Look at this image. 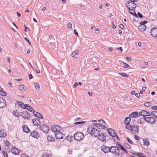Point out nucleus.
I'll return each mask as SVG.
<instances>
[{
	"mask_svg": "<svg viewBox=\"0 0 157 157\" xmlns=\"http://www.w3.org/2000/svg\"><path fill=\"white\" fill-rule=\"evenodd\" d=\"M84 137L83 133L81 132H77L75 133L73 136V137L76 140L80 141L82 140Z\"/></svg>",
	"mask_w": 157,
	"mask_h": 157,
	"instance_id": "20e7f679",
	"label": "nucleus"
},
{
	"mask_svg": "<svg viewBox=\"0 0 157 157\" xmlns=\"http://www.w3.org/2000/svg\"><path fill=\"white\" fill-rule=\"evenodd\" d=\"M22 128L23 131L27 133L30 132L31 131L29 128L26 125H24L22 126Z\"/></svg>",
	"mask_w": 157,
	"mask_h": 157,
	"instance_id": "6ab92c4d",
	"label": "nucleus"
},
{
	"mask_svg": "<svg viewBox=\"0 0 157 157\" xmlns=\"http://www.w3.org/2000/svg\"><path fill=\"white\" fill-rule=\"evenodd\" d=\"M120 149L122 150L123 152L125 153L126 154L128 153V151L123 146H122Z\"/></svg>",
	"mask_w": 157,
	"mask_h": 157,
	"instance_id": "c9c22d12",
	"label": "nucleus"
},
{
	"mask_svg": "<svg viewBox=\"0 0 157 157\" xmlns=\"http://www.w3.org/2000/svg\"><path fill=\"white\" fill-rule=\"evenodd\" d=\"M137 155V156L139 157H147L142 152H138Z\"/></svg>",
	"mask_w": 157,
	"mask_h": 157,
	"instance_id": "e433bc0d",
	"label": "nucleus"
},
{
	"mask_svg": "<svg viewBox=\"0 0 157 157\" xmlns=\"http://www.w3.org/2000/svg\"><path fill=\"white\" fill-rule=\"evenodd\" d=\"M40 129L44 132L47 133L49 130V127L45 124H42L40 127Z\"/></svg>",
	"mask_w": 157,
	"mask_h": 157,
	"instance_id": "0eeeda50",
	"label": "nucleus"
},
{
	"mask_svg": "<svg viewBox=\"0 0 157 157\" xmlns=\"http://www.w3.org/2000/svg\"><path fill=\"white\" fill-rule=\"evenodd\" d=\"M27 110L30 111V112H32L33 113L35 110L30 105H29V108L27 109Z\"/></svg>",
	"mask_w": 157,
	"mask_h": 157,
	"instance_id": "ea45409f",
	"label": "nucleus"
},
{
	"mask_svg": "<svg viewBox=\"0 0 157 157\" xmlns=\"http://www.w3.org/2000/svg\"><path fill=\"white\" fill-rule=\"evenodd\" d=\"M131 118L129 117H127L124 119V122L125 124L126 128L131 131L133 133H136L139 131V127L138 125L132 126L130 124Z\"/></svg>",
	"mask_w": 157,
	"mask_h": 157,
	"instance_id": "f257e3e1",
	"label": "nucleus"
},
{
	"mask_svg": "<svg viewBox=\"0 0 157 157\" xmlns=\"http://www.w3.org/2000/svg\"><path fill=\"white\" fill-rule=\"evenodd\" d=\"M151 109L153 110H157V106H154L151 107Z\"/></svg>",
	"mask_w": 157,
	"mask_h": 157,
	"instance_id": "774afa93",
	"label": "nucleus"
},
{
	"mask_svg": "<svg viewBox=\"0 0 157 157\" xmlns=\"http://www.w3.org/2000/svg\"><path fill=\"white\" fill-rule=\"evenodd\" d=\"M28 75L29 79H31L33 78V77L32 74L28 73Z\"/></svg>",
	"mask_w": 157,
	"mask_h": 157,
	"instance_id": "e2e57ef3",
	"label": "nucleus"
},
{
	"mask_svg": "<svg viewBox=\"0 0 157 157\" xmlns=\"http://www.w3.org/2000/svg\"><path fill=\"white\" fill-rule=\"evenodd\" d=\"M2 154L5 157H9L7 153L5 151H2Z\"/></svg>",
	"mask_w": 157,
	"mask_h": 157,
	"instance_id": "3c124183",
	"label": "nucleus"
},
{
	"mask_svg": "<svg viewBox=\"0 0 157 157\" xmlns=\"http://www.w3.org/2000/svg\"><path fill=\"white\" fill-rule=\"evenodd\" d=\"M17 103L18 104V105L20 106L21 108L23 109V106L24 105V103H23L21 101H17Z\"/></svg>",
	"mask_w": 157,
	"mask_h": 157,
	"instance_id": "72a5a7b5",
	"label": "nucleus"
},
{
	"mask_svg": "<svg viewBox=\"0 0 157 157\" xmlns=\"http://www.w3.org/2000/svg\"><path fill=\"white\" fill-rule=\"evenodd\" d=\"M99 139L103 142H104L106 140V135H105L104 133H101L99 134L98 136Z\"/></svg>",
	"mask_w": 157,
	"mask_h": 157,
	"instance_id": "ddd939ff",
	"label": "nucleus"
},
{
	"mask_svg": "<svg viewBox=\"0 0 157 157\" xmlns=\"http://www.w3.org/2000/svg\"><path fill=\"white\" fill-rule=\"evenodd\" d=\"M114 146H110V147H109V148L108 150V153L109 152H110L111 153H112V148H114Z\"/></svg>",
	"mask_w": 157,
	"mask_h": 157,
	"instance_id": "8fccbe9b",
	"label": "nucleus"
},
{
	"mask_svg": "<svg viewBox=\"0 0 157 157\" xmlns=\"http://www.w3.org/2000/svg\"><path fill=\"white\" fill-rule=\"evenodd\" d=\"M12 148L13 149V151H12V150H11L12 153L15 155H18L19 154L20 150L14 146L12 147Z\"/></svg>",
	"mask_w": 157,
	"mask_h": 157,
	"instance_id": "2eb2a0df",
	"label": "nucleus"
},
{
	"mask_svg": "<svg viewBox=\"0 0 157 157\" xmlns=\"http://www.w3.org/2000/svg\"><path fill=\"white\" fill-rule=\"evenodd\" d=\"M107 130L109 135L112 137L113 135H115L114 133L116 132L112 128H108Z\"/></svg>",
	"mask_w": 157,
	"mask_h": 157,
	"instance_id": "dca6fc26",
	"label": "nucleus"
},
{
	"mask_svg": "<svg viewBox=\"0 0 157 157\" xmlns=\"http://www.w3.org/2000/svg\"><path fill=\"white\" fill-rule=\"evenodd\" d=\"M109 147L106 146L105 145H103L101 147V150L104 152L105 153H108V149Z\"/></svg>",
	"mask_w": 157,
	"mask_h": 157,
	"instance_id": "a211bd4d",
	"label": "nucleus"
},
{
	"mask_svg": "<svg viewBox=\"0 0 157 157\" xmlns=\"http://www.w3.org/2000/svg\"><path fill=\"white\" fill-rule=\"evenodd\" d=\"M6 132L4 130L2 129H0V137L2 138L5 137L6 135Z\"/></svg>",
	"mask_w": 157,
	"mask_h": 157,
	"instance_id": "4be33fe9",
	"label": "nucleus"
},
{
	"mask_svg": "<svg viewBox=\"0 0 157 157\" xmlns=\"http://www.w3.org/2000/svg\"><path fill=\"white\" fill-rule=\"evenodd\" d=\"M151 116L155 118H157V111L151 112Z\"/></svg>",
	"mask_w": 157,
	"mask_h": 157,
	"instance_id": "c85d7f7f",
	"label": "nucleus"
},
{
	"mask_svg": "<svg viewBox=\"0 0 157 157\" xmlns=\"http://www.w3.org/2000/svg\"><path fill=\"white\" fill-rule=\"evenodd\" d=\"M24 119H29L30 117V115H24L22 117Z\"/></svg>",
	"mask_w": 157,
	"mask_h": 157,
	"instance_id": "a19ab883",
	"label": "nucleus"
},
{
	"mask_svg": "<svg viewBox=\"0 0 157 157\" xmlns=\"http://www.w3.org/2000/svg\"><path fill=\"white\" fill-rule=\"evenodd\" d=\"M116 144L117 145H118V147H119V148H120L122 146H123L120 143L118 142H117Z\"/></svg>",
	"mask_w": 157,
	"mask_h": 157,
	"instance_id": "680f3d73",
	"label": "nucleus"
},
{
	"mask_svg": "<svg viewBox=\"0 0 157 157\" xmlns=\"http://www.w3.org/2000/svg\"><path fill=\"white\" fill-rule=\"evenodd\" d=\"M30 136L33 137L37 139L40 136L39 133L35 131H33L30 133Z\"/></svg>",
	"mask_w": 157,
	"mask_h": 157,
	"instance_id": "f8f14e48",
	"label": "nucleus"
},
{
	"mask_svg": "<svg viewBox=\"0 0 157 157\" xmlns=\"http://www.w3.org/2000/svg\"><path fill=\"white\" fill-rule=\"evenodd\" d=\"M146 110H142V116L144 117H145Z\"/></svg>",
	"mask_w": 157,
	"mask_h": 157,
	"instance_id": "0e129e2a",
	"label": "nucleus"
},
{
	"mask_svg": "<svg viewBox=\"0 0 157 157\" xmlns=\"http://www.w3.org/2000/svg\"><path fill=\"white\" fill-rule=\"evenodd\" d=\"M86 123V121H79L77 122H75L74 124H75L77 125V124H82L83 123ZM83 126V125H82V124H81L79 125V127L81 128Z\"/></svg>",
	"mask_w": 157,
	"mask_h": 157,
	"instance_id": "bb28decb",
	"label": "nucleus"
},
{
	"mask_svg": "<svg viewBox=\"0 0 157 157\" xmlns=\"http://www.w3.org/2000/svg\"><path fill=\"white\" fill-rule=\"evenodd\" d=\"M126 140L128 142L131 144H134V142L132 141L128 137H127L126 138Z\"/></svg>",
	"mask_w": 157,
	"mask_h": 157,
	"instance_id": "37998d69",
	"label": "nucleus"
},
{
	"mask_svg": "<svg viewBox=\"0 0 157 157\" xmlns=\"http://www.w3.org/2000/svg\"><path fill=\"white\" fill-rule=\"evenodd\" d=\"M151 115V113H150L149 112H148L146 110L145 117L147 116H150Z\"/></svg>",
	"mask_w": 157,
	"mask_h": 157,
	"instance_id": "603ef678",
	"label": "nucleus"
},
{
	"mask_svg": "<svg viewBox=\"0 0 157 157\" xmlns=\"http://www.w3.org/2000/svg\"><path fill=\"white\" fill-rule=\"evenodd\" d=\"M51 128L53 132H56L61 130V128L58 125H53L51 127Z\"/></svg>",
	"mask_w": 157,
	"mask_h": 157,
	"instance_id": "6e6552de",
	"label": "nucleus"
},
{
	"mask_svg": "<svg viewBox=\"0 0 157 157\" xmlns=\"http://www.w3.org/2000/svg\"><path fill=\"white\" fill-rule=\"evenodd\" d=\"M19 89L22 91H25V86L23 85H21L19 86Z\"/></svg>",
	"mask_w": 157,
	"mask_h": 157,
	"instance_id": "c756f323",
	"label": "nucleus"
},
{
	"mask_svg": "<svg viewBox=\"0 0 157 157\" xmlns=\"http://www.w3.org/2000/svg\"><path fill=\"white\" fill-rule=\"evenodd\" d=\"M34 86L35 88V89L38 90H40V86L38 83H35L34 84Z\"/></svg>",
	"mask_w": 157,
	"mask_h": 157,
	"instance_id": "473e14b6",
	"label": "nucleus"
},
{
	"mask_svg": "<svg viewBox=\"0 0 157 157\" xmlns=\"http://www.w3.org/2000/svg\"><path fill=\"white\" fill-rule=\"evenodd\" d=\"M115 135H113V137H116L117 139L119 141H120V140L119 139V137L117 136V133L116 132H115Z\"/></svg>",
	"mask_w": 157,
	"mask_h": 157,
	"instance_id": "49530a36",
	"label": "nucleus"
},
{
	"mask_svg": "<svg viewBox=\"0 0 157 157\" xmlns=\"http://www.w3.org/2000/svg\"><path fill=\"white\" fill-rule=\"evenodd\" d=\"M125 6L129 10H134L136 7V5L132 1H127L125 3Z\"/></svg>",
	"mask_w": 157,
	"mask_h": 157,
	"instance_id": "7ed1b4c3",
	"label": "nucleus"
},
{
	"mask_svg": "<svg viewBox=\"0 0 157 157\" xmlns=\"http://www.w3.org/2000/svg\"><path fill=\"white\" fill-rule=\"evenodd\" d=\"M143 119L147 123H150V121L148 120V117H144L143 118Z\"/></svg>",
	"mask_w": 157,
	"mask_h": 157,
	"instance_id": "864d4df0",
	"label": "nucleus"
},
{
	"mask_svg": "<svg viewBox=\"0 0 157 157\" xmlns=\"http://www.w3.org/2000/svg\"><path fill=\"white\" fill-rule=\"evenodd\" d=\"M13 113L14 116L16 117H19L21 115H19L18 114L20 113L19 112H18L17 110H14L13 112Z\"/></svg>",
	"mask_w": 157,
	"mask_h": 157,
	"instance_id": "a878e982",
	"label": "nucleus"
},
{
	"mask_svg": "<svg viewBox=\"0 0 157 157\" xmlns=\"http://www.w3.org/2000/svg\"><path fill=\"white\" fill-rule=\"evenodd\" d=\"M87 132L94 136L97 137L100 134V131L99 130L94 128V126L91 125H89L87 128Z\"/></svg>",
	"mask_w": 157,
	"mask_h": 157,
	"instance_id": "f03ea898",
	"label": "nucleus"
},
{
	"mask_svg": "<svg viewBox=\"0 0 157 157\" xmlns=\"http://www.w3.org/2000/svg\"><path fill=\"white\" fill-rule=\"evenodd\" d=\"M68 27L70 28L71 29L72 28V24L71 22H69L67 24Z\"/></svg>",
	"mask_w": 157,
	"mask_h": 157,
	"instance_id": "052dcab7",
	"label": "nucleus"
},
{
	"mask_svg": "<svg viewBox=\"0 0 157 157\" xmlns=\"http://www.w3.org/2000/svg\"><path fill=\"white\" fill-rule=\"evenodd\" d=\"M55 135L56 138L57 139H63L65 136V135L61 132L60 131L55 132Z\"/></svg>",
	"mask_w": 157,
	"mask_h": 157,
	"instance_id": "423d86ee",
	"label": "nucleus"
},
{
	"mask_svg": "<svg viewBox=\"0 0 157 157\" xmlns=\"http://www.w3.org/2000/svg\"><path fill=\"white\" fill-rule=\"evenodd\" d=\"M147 139H143V141L144 142V145H146L147 146H148L149 144V142L147 141Z\"/></svg>",
	"mask_w": 157,
	"mask_h": 157,
	"instance_id": "cd10ccee",
	"label": "nucleus"
},
{
	"mask_svg": "<svg viewBox=\"0 0 157 157\" xmlns=\"http://www.w3.org/2000/svg\"><path fill=\"white\" fill-rule=\"evenodd\" d=\"M0 95L2 96H5L7 95L6 93L2 90H0Z\"/></svg>",
	"mask_w": 157,
	"mask_h": 157,
	"instance_id": "7c9ffc66",
	"label": "nucleus"
},
{
	"mask_svg": "<svg viewBox=\"0 0 157 157\" xmlns=\"http://www.w3.org/2000/svg\"><path fill=\"white\" fill-rule=\"evenodd\" d=\"M32 122L34 125H35L38 126L41 124V122L39 119L36 118H34L32 120Z\"/></svg>",
	"mask_w": 157,
	"mask_h": 157,
	"instance_id": "4468645a",
	"label": "nucleus"
},
{
	"mask_svg": "<svg viewBox=\"0 0 157 157\" xmlns=\"http://www.w3.org/2000/svg\"><path fill=\"white\" fill-rule=\"evenodd\" d=\"M138 16V18L137 19H138V17H139L140 18H142L143 17V16L142 14L140 12H138L137 14Z\"/></svg>",
	"mask_w": 157,
	"mask_h": 157,
	"instance_id": "c03bdc74",
	"label": "nucleus"
},
{
	"mask_svg": "<svg viewBox=\"0 0 157 157\" xmlns=\"http://www.w3.org/2000/svg\"><path fill=\"white\" fill-rule=\"evenodd\" d=\"M92 124L93 125L95 126L98 129H105V125L102 124L101 123H93Z\"/></svg>",
	"mask_w": 157,
	"mask_h": 157,
	"instance_id": "1a4fd4ad",
	"label": "nucleus"
},
{
	"mask_svg": "<svg viewBox=\"0 0 157 157\" xmlns=\"http://www.w3.org/2000/svg\"><path fill=\"white\" fill-rule=\"evenodd\" d=\"M78 51H75L71 53V56L74 58H77L78 57Z\"/></svg>",
	"mask_w": 157,
	"mask_h": 157,
	"instance_id": "5701e85b",
	"label": "nucleus"
},
{
	"mask_svg": "<svg viewBox=\"0 0 157 157\" xmlns=\"http://www.w3.org/2000/svg\"><path fill=\"white\" fill-rule=\"evenodd\" d=\"M74 32L75 34L77 36H78V33L77 32L76 30L75 29H74Z\"/></svg>",
	"mask_w": 157,
	"mask_h": 157,
	"instance_id": "69168bd1",
	"label": "nucleus"
},
{
	"mask_svg": "<svg viewBox=\"0 0 157 157\" xmlns=\"http://www.w3.org/2000/svg\"><path fill=\"white\" fill-rule=\"evenodd\" d=\"M114 148H116V149L115 150V154L116 155V154H117V153H119L120 152V149H119V147H117V146H114Z\"/></svg>",
	"mask_w": 157,
	"mask_h": 157,
	"instance_id": "58836bf2",
	"label": "nucleus"
},
{
	"mask_svg": "<svg viewBox=\"0 0 157 157\" xmlns=\"http://www.w3.org/2000/svg\"><path fill=\"white\" fill-rule=\"evenodd\" d=\"M33 115L36 117L40 118V119H43V117L41 114L38 112L35 111L34 110L33 112Z\"/></svg>",
	"mask_w": 157,
	"mask_h": 157,
	"instance_id": "f3484780",
	"label": "nucleus"
},
{
	"mask_svg": "<svg viewBox=\"0 0 157 157\" xmlns=\"http://www.w3.org/2000/svg\"><path fill=\"white\" fill-rule=\"evenodd\" d=\"M151 35L153 37H157V27H154L152 28L150 32Z\"/></svg>",
	"mask_w": 157,
	"mask_h": 157,
	"instance_id": "39448f33",
	"label": "nucleus"
},
{
	"mask_svg": "<svg viewBox=\"0 0 157 157\" xmlns=\"http://www.w3.org/2000/svg\"><path fill=\"white\" fill-rule=\"evenodd\" d=\"M47 138L49 142L55 141L56 139L55 137H53L52 136L48 135Z\"/></svg>",
	"mask_w": 157,
	"mask_h": 157,
	"instance_id": "412c9836",
	"label": "nucleus"
},
{
	"mask_svg": "<svg viewBox=\"0 0 157 157\" xmlns=\"http://www.w3.org/2000/svg\"><path fill=\"white\" fill-rule=\"evenodd\" d=\"M135 139L137 140H139L140 138V137H139L138 136H137L136 135H135L134 136Z\"/></svg>",
	"mask_w": 157,
	"mask_h": 157,
	"instance_id": "6e6d98bb",
	"label": "nucleus"
},
{
	"mask_svg": "<svg viewBox=\"0 0 157 157\" xmlns=\"http://www.w3.org/2000/svg\"><path fill=\"white\" fill-rule=\"evenodd\" d=\"M29 105H29L28 104H24V106H23V109H27L28 108H29Z\"/></svg>",
	"mask_w": 157,
	"mask_h": 157,
	"instance_id": "a18cd8bd",
	"label": "nucleus"
},
{
	"mask_svg": "<svg viewBox=\"0 0 157 157\" xmlns=\"http://www.w3.org/2000/svg\"><path fill=\"white\" fill-rule=\"evenodd\" d=\"M148 120L150 121L149 123L151 124H154L155 122L156 121L154 118L152 117H148Z\"/></svg>",
	"mask_w": 157,
	"mask_h": 157,
	"instance_id": "aec40b11",
	"label": "nucleus"
},
{
	"mask_svg": "<svg viewBox=\"0 0 157 157\" xmlns=\"http://www.w3.org/2000/svg\"><path fill=\"white\" fill-rule=\"evenodd\" d=\"M129 13L131 15L134 16L136 18H138V16L137 15L136 13L135 12V11H134L133 12H132L129 11H128Z\"/></svg>",
	"mask_w": 157,
	"mask_h": 157,
	"instance_id": "f704fd0d",
	"label": "nucleus"
},
{
	"mask_svg": "<svg viewBox=\"0 0 157 157\" xmlns=\"http://www.w3.org/2000/svg\"><path fill=\"white\" fill-rule=\"evenodd\" d=\"M24 39L26 40V41L29 43V44L30 45H31V42H30V41H29V40L27 39V38L26 37H25L24 38Z\"/></svg>",
	"mask_w": 157,
	"mask_h": 157,
	"instance_id": "bf43d9fd",
	"label": "nucleus"
},
{
	"mask_svg": "<svg viewBox=\"0 0 157 157\" xmlns=\"http://www.w3.org/2000/svg\"><path fill=\"white\" fill-rule=\"evenodd\" d=\"M148 21H141L140 23H141V24H142L143 25H145V24H146L148 22Z\"/></svg>",
	"mask_w": 157,
	"mask_h": 157,
	"instance_id": "13d9d810",
	"label": "nucleus"
},
{
	"mask_svg": "<svg viewBox=\"0 0 157 157\" xmlns=\"http://www.w3.org/2000/svg\"><path fill=\"white\" fill-rule=\"evenodd\" d=\"M5 144L6 146L9 147L10 145L11 144L9 141H8V140H6L5 142Z\"/></svg>",
	"mask_w": 157,
	"mask_h": 157,
	"instance_id": "09e8293b",
	"label": "nucleus"
},
{
	"mask_svg": "<svg viewBox=\"0 0 157 157\" xmlns=\"http://www.w3.org/2000/svg\"><path fill=\"white\" fill-rule=\"evenodd\" d=\"M98 121L99 122H101L102 123H103V124H106V122H105V121L103 119H100V120H98Z\"/></svg>",
	"mask_w": 157,
	"mask_h": 157,
	"instance_id": "5fc2aeb1",
	"label": "nucleus"
},
{
	"mask_svg": "<svg viewBox=\"0 0 157 157\" xmlns=\"http://www.w3.org/2000/svg\"><path fill=\"white\" fill-rule=\"evenodd\" d=\"M151 103L149 102H146L144 103V105L146 107H149L150 106L149 104H151Z\"/></svg>",
	"mask_w": 157,
	"mask_h": 157,
	"instance_id": "de8ad7c7",
	"label": "nucleus"
},
{
	"mask_svg": "<svg viewBox=\"0 0 157 157\" xmlns=\"http://www.w3.org/2000/svg\"><path fill=\"white\" fill-rule=\"evenodd\" d=\"M124 146L127 149H130L131 147L130 145L127 143H124L123 144Z\"/></svg>",
	"mask_w": 157,
	"mask_h": 157,
	"instance_id": "4c0bfd02",
	"label": "nucleus"
},
{
	"mask_svg": "<svg viewBox=\"0 0 157 157\" xmlns=\"http://www.w3.org/2000/svg\"><path fill=\"white\" fill-rule=\"evenodd\" d=\"M147 27L145 25H143L140 23V25L138 27V30L141 32L144 31L146 29Z\"/></svg>",
	"mask_w": 157,
	"mask_h": 157,
	"instance_id": "9b49d317",
	"label": "nucleus"
},
{
	"mask_svg": "<svg viewBox=\"0 0 157 157\" xmlns=\"http://www.w3.org/2000/svg\"><path fill=\"white\" fill-rule=\"evenodd\" d=\"M23 113L24 115H26V114L27 115H29L28 112L26 110H23Z\"/></svg>",
	"mask_w": 157,
	"mask_h": 157,
	"instance_id": "4d7b16f0",
	"label": "nucleus"
},
{
	"mask_svg": "<svg viewBox=\"0 0 157 157\" xmlns=\"http://www.w3.org/2000/svg\"><path fill=\"white\" fill-rule=\"evenodd\" d=\"M138 114L139 113L137 112H133L132 113V117H133L134 118L139 117V115Z\"/></svg>",
	"mask_w": 157,
	"mask_h": 157,
	"instance_id": "393cba45",
	"label": "nucleus"
},
{
	"mask_svg": "<svg viewBox=\"0 0 157 157\" xmlns=\"http://www.w3.org/2000/svg\"><path fill=\"white\" fill-rule=\"evenodd\" d=\"M73 136H70L68 135L66 136L64 138V140H67L70 142H71L73 140Z\"/></svg>",
	"mask_w": 157,
	"mask_h": 157,
	"instance_id": "b1692460",
	"label": "nucleus"
},
{
	"mask_svg": "<svg viewBox=\"0 0 157 157\" xmlns=\"http://www.w3.org/2000/svg\"><path fill=\"white\" fill-rule=\"evenodd\" d=\"M118 74L126 78H128L129 77V76L128 75L124 73H118Z\"/></svg>",
	"mask_w": 157,
	"mask_h": 157,
	"instance_id": "2f4dec72",
	"label": "nucleus"
},
{
	"mask_svg": "<svg viewBox=\"0 0 157 157\" xmlns=\"http://www.w3.org/2000/svg\"><path fill=\"white\" fill-rule=\"evenodd\" d=\"M6 105V100L2 97H0V108H2Z\"/></svg>",
	"mask_w": 157,
	"mask_h": 157,
	"instance_id": "9d476101",
	"label": "nucleus"
},
{
	"mask_svg": "<svg viewBox=\"0 0 157 157\" xmlns=\"http://www.w3.org/2000/svg\"><path fill=\"white\" fill-rule=\"evenodd\" d=\"M126 59L129 61H132V59L130 57H126Z\"/></svg>",
	"mask_w": 157,
	"mask_h": 157,
	"instance_id": "338daca9",
	"label": "nucleus"
},
{
	"mask_svg": "<svg viewBox=\"0 0 157 157\" xmlns=\"http://www.w3.org/2000/svg\"><path fill=\"white\" fill-rule=\"evenodd\" d=\"M24 119H29L30 117V115H24L22 117Z\"/></svg>",
	"mask_w": 157,
	"mask_h": 157,
	"instance_id": "79ce46f5",
	"label": "nucleus"
}]
</instances>
